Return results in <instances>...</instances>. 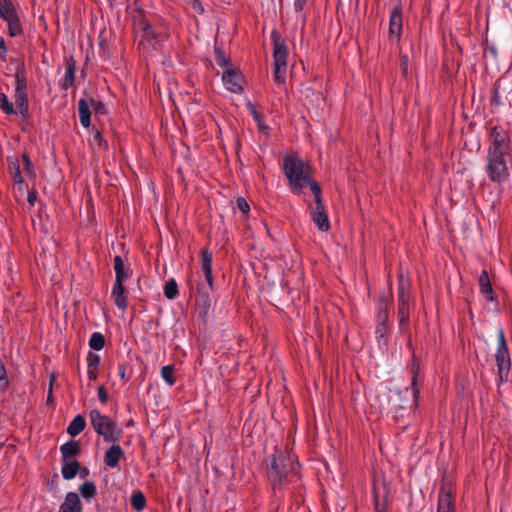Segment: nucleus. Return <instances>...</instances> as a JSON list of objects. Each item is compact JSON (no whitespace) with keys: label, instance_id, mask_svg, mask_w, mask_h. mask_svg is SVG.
<instances>
[{"label":"nucleus","instance_id":"obj_41","mask_svg":"<svg viewBox=\"0 0 512 512\" xmlns=\"http://www.w3.org/2000/svg\"><path fill=\"white\" fill-rule=\"evenodd\" d=\"M250 111H251V114H252L254 120L257 122L259 129L260 130L266 129L267 127L262 123V115L259 112H257L256 109L252 105L250 106Z\"/></svg>","mask_w":512,"mask_h":512},{"label":"nucleus","instance_id":"obj_20","mask_svg":"<svg viewBox=\"0 0 512 512\" xmlns=\"http://www.w3.org/2000/svg\"><path fill=\"white\" fill-rule=\"evenodd\" d=\"M76 61L73 56H70L66 61V74L64 79L60 82V87L63 90H68L75 81Z\"/></svg>","mask_w":512,"mask_h":512},{"label":"nucleus","instance_id":"obj_7","mask_svg":"<svg viewBox=\"0 0 512 512\" xmlns=\"http://www.w3.org/2000/svg\"><path fill=\"white\" fill-rule=\"evenodd\" d=\"M311 192L315 200V205L309 206L311 219L320 231L327 232L330 229V222L322 201V190L318 183L311 185Z\"/></svg>","mask_w":512,"mask_h":512},{"label":"nucleus","instance_id":"obj_36","mask_svg":"<svg viewBox=\"0 0 512 512\" xmlns=\"http://www.w3.org/2000/svg\"><path fill=\"white\" fill-rule=\"evenodd\" d=\"M21 160H22V163H23V166H24V170L27 173V175L30 178H35L36 177L35 167L32 164L29 155L27 153H23L21 155Z\"/></svg>","mask_w":512,"mask_h":512},{"label":"nucleus","instance_id":"obj_18","mask_svg":"<svg viewBox=\"0 0 512 512\" xmlns=\"http://www.w3.org/2000/svg\"><path fill=\"white\" fill-rule=\"evenodd\" d=\"M402 29V6L401 4H395L391 15H390V23H389V33L390 35H395L399 37Z\"/></svg>","mask_w":512,"mask_h":512},{"label":"nucleus","instance_id":"obj_34","mask_svg":"<svg viewBox=\"0 0 512 512\" xmlns=\"http://www.w3.org/2000/svg\"><path fill=\"white\" fill-rule=\"evenodd\" d=\"M0 108L7 115L16 114L13 104L8 100V97L3 92H0Z\"/></svg>","mask_w":512,"mask_h":512},{"label":"nucleus","instance_id":"obj_13","mask_svg":"<svg viewBox=\"0 0 512 512\" xmlns=\"http://www.w3.org/2000/svg\"><path fill=\"white\" fill-rule=\"evenodd\" d=\"M222 81L227 90L232 93H242L243 88V76L235 69L227 68L222 75Z\"/></svg>","mask_w":512,"mask_h":512},{"label":"nucleus","instance_id":"obj_46","mask_svg":"<svg viewBox=\"0 0 512 512\" xmlns=\"http://www.w3.org/2000/svg\"><path fill=\"white\" fill-rule=\"evenodd\" d=\"M9 169L11 173L16 172V169H20L19 162L17 158H7Z\"/></svg>","mask_w":512,"mask_h":512},{"label":"nucleus","instance_id":"obj_54","mask_svg":"<svg viewBox=\"0 0 512 512\" xmlns=\"http://www.w3.org/2000/svg\"><path fill=\"white\" fill-rule=\"evenodd\" d=\"M87 374H88V378L90 381H94L97 379V370H95V369L88 370L87 369Z\"/></svg>","mask_w":512,"mask_h":512},{"label":"nucleus","instance_id":"obj_25","mask_svg":"<svg viewBox=\"0 0 512 512\" xmlns=\"http://www.w3.org/2000/svg\"><path fill=\"white\" fill-rule=\"evenodd\" d=\"M63 466L61 469L62 476L66 480L73 479L80 470V463L76 460L68 462V460L63 461Z\"/></svg>","mask_w":512,"mask_h":512},{"label":"nucleus","instance_id":"obj_33","mask_svg":"<svg viewBox=\"0 0 512 512\" xmlns=\"http://www.w3.org/2000/svg\"><path fill=\"white\" fill-rule=\"evenodd\" d=\"M214 56H215V62L218 66L222 67V68H229V65H230V61L229 59L226 57L224 51L220 48V47H215L214 48Z\"/></svg>","mask_w":512,"mask_h":512},{"label":"nucleus","instance_id":"obj_47","mask_svg":"<svg viewBox=\"0 0 512 512\" xmlns=\"http://www.w3.org/2000/svg\"><path fill=\"white\" fill-rule=\"evenodd\" d=\"M98 398L102 403H106L108 400V393L104 386L98 387Z\"/></svg>","mask_w":512,"mask_h":512},{"label":"nucleus","instance_id":"obj_52","mask_svg":"<svg viewBox=\"0 0 512 512\" xmlns=\"http://www.w3.org/2000/svg\"><path fill=\"white\" fill-rule=\"evenodd\" d=\"M12 176H13L14 182H16L17 184L23 183V178H22L20 169H16V172L12 173Z\"/></svg>","mask_w":512,"mask_h":512},{"label":"nucleus","instance_id":"obj_43","mask_svg":"<svg viewBox=\"0 0 512 512\" xmlns=\"http://www.w3.org/2000/svg\"><path fill=\"white\" fill-rule=\"evenodd\" d=\"M91 104L97 114H104L106 112L105 105L101 101H96L92 98Z\"/></svg>","mask_w":512,"mask_h":512},{"label":"nucleus","instance_id":"obj_39","mask_svg":"<svg viewBox=\"0 0 512 512\" xmlns=\"http://www.w3.org/2000/svg\"><path fill=\"white\" fill-rule=\"evenodd\" d=\"M375 512H387L386 500H380L376 491H374Z\"/></svg>","mask_w":512,"mask_h":512},{"label":"nucleus","instance_id":"obj_11","mask_svg":"<svg viewBox=\"0 0 512 512\" xmlns=\"http://www.w3.org/2000/svg\"><path fill=\"white\" fill-rule=\"evenodd\" d=\"M134 29L136 37H140L139 46H142L143 49H148L149 47L154 46L156 42V35L142 13L134 16Z\"/></svg>","mask_w":512,"mask_h":512},{"label":"nucleus","instance_id":"obj_60","mask_svg":"<svg viewBox=\"0 0 512 512\" xmlns=\"http://www.w3.org/2000/svg\"><path fill=\"white\" fill-rule=\"evenodd\" d=\"M391 1L394 2L395 4H401L402 0H391Z\"/></svg>","mask_w":512,"mask_h":512},{"label":"nucleus","instance_id":"obj_4","mask_svg":"<svg viewBox=\"0 0 512 512\" xmlns=\"http://www.w3.org/2000/svg\"><path fill=\"white\" fill-rule=\"evenodd\" d=\"M510 158L511 155L487 154L485 172L490 181L501 185L509 179Z\"/></svg>","mask_w":512,"mask_h":512},{"label":"nucleus","instance_id":"obj_15","mask_svg":"<svg viewBox=\"0 0 512 512\" xmlns=\"http://www.w3.org/2000/svg\"><path fill=\"white\" fill-rule=\"evenodd\" d=\"M201 270L207 281L209 289L214 290L212 275V254L206 248L201 250Z\"/></svg>","mask_w":512,"mask_h":512},{"label":"nucleus","instance_id":"obj_58","mask_svg":"<svg viewBox=\"0 0 512 512\" xmlns=\"http://www.w3.org/2000/svg\"><path fill=\"white\" fill-rule=\"evenodd\" d=\"M51 399H52V390L50 389L49 394H48V401H50Z\"/></svg>","mask_w":512,"mask_h":512},{"label":"nucleus","instance_id":"obj_17","mask_svg":"<svg viewBox=\"0 0 512 512\" xmlns=\"http://www.w3.org/2000/svg\"><path fill=\"white\" fill-rule=\"evenodd\" d=\"M124 458V452L120 445L113 444L110 446L104 455V463L109 468H115L118 466L119 461Z\"/></svg>","mask_w":512,"mask_h":512},{"label":"nucleus","instance_id":"obj_9","mask_svg":"<svg viewBox=\"0 0 512 512\" xmlns=\"http://www.w3.org/2000/svg\"><path fill=\"white\" fill-rule=\"evenodd\" d=\"M487 154L511 155V141L506 129L501 126L490 129Z\"/></svg>","mask_w":512,"mask_h":512},{"label":"nucleus","instance_id":"obj_8","mask_svg":"<svg viewBox=\"0 0 512 512\" xmlns=\"http://www.w3.org/2000/svg\"><path fill=\"white\" fill-rule=\"evenodd\" d=\"M410 283L407 278L404 277L403 273L399 274L398 277V318L399 326L402 330L409 325V310H410Z\"/></svg>","mask_w":512,"mask_h":512},{"label":"nucleus","instance_id":"obj_51","mask_svg":"<svg viewBox=\"0 0 512 512\" xmlns=\"http://www.w3.org/2000/svg\"><path fill=\"white\" fill-rule=\"evenodd\" d=\"M27 200H28V203L31 206H33L35 204L36 200H37V193H36V191H34V190L29 191Z\"/></svg>","mask_w":512,"mask_h":512},{"label":"nucleus","instance_id":"obj_26","mask_svg":"<svg viewBox=\"0 0 512 512\" xmlns=\"http://www.w3.org/2000/svg\"><path fill=\"white\" fill-rule=\"evenodd\" d=\"M86 427V421L85 418L82 415H77L74 417V419L71 421L67 428L68 434L71 436H77L80 434Z\"/></svg>","mask_w":512,"mask_h":512},{"label":"nucleus","instance_id":"obj_29","mask_svg":"<svg viewBox=\"0 0 512 512\" xmlns=\"http://www.w3.org/2000/svg\"><path fill=\"white\" fill-rule=\"evenodd\" d=\"M146 505V499L142 492L137 491L134 492L131 496V506L137 510L141 511L144 509Z\"/></svg>","mask_w":512,"mask_h":512},{"label":"nucleus","instance_id":"obj_6","mask_svg":"<svg viewBox=\"0 0 512 512\" xmlns=\"http://www.w3.org/2000/svg\"><path fill=\"white\" fill-rule=\"evenodd\" d=\"M27 73L23 63H20L15 72V103L23 118L29 117L28 95H27Z\"/></svg>","mask_w":512,"mask_h":512},{"label":"nucleus","instance_id":"obj_2","mask_svg":"<svg viewBox=\"0 0 512 512\" xmlns=\"http://www.w3.org/2000/svg\"><path fill=\"white\" fill-rule=\"evenodd\" d=\"M267 475L274 489L281 486L283 481L290 473L296 472V464L290 456H286L281 451L276 450L265 460Z\"/></svg>","mask_w":512,"mask_h":512},{"label":"nucleus","instance_id":"obj_27","mask_svg":"<svg viewBox=\"0 0 512 512\" xmlns=\"http://www.w3.org/2000/svg\"><path fill=\"white\" fill-rule=\"evenodd\" d=\"M420 365L418 359L415 357V354H413L412 364H411V373H412V389H413V396L415 400L419 396V389L416 387L417 385V377L419 373Z\"/></svg>","mask_w":512,"mask_h":512},{"label":"nucleus","instance_id":"obj_28","mask_svg":"<svg viewBox=\"0 0 512 512\" xmlns=\"http://www.w3.org/2000/svg\"><path fill=\"white\" fill-rule=\"evenodd\" d=\"M80 493L85 499L93 498L96 495V486L92 481H86L79 487Z\"/></svg>","mask_w":512,"mask_h":512},{"label":"nucleus","instance_id":"obj_3","mask_svg":"<svg viewBox=\"0 0 512 512\" xmlns=\"http://www.w3.org/2000/svg\"><path fill=\"white\" fill-rule=\"evenodd\" d=\"M91 425L98 435H101L105 442L116 443L122 437V428L109 416L101 414L93 409L89 413Z\"/></svg>","mask_w":512,"mask_h":512},{"label":"nucleus","instance_id":"obj_22","mask_svg":"<svg viewBox=\"0 0 512 512\" xmlns=\"http://www.w3.org/2000/svg\"><path fill=\"white\" fill-rule=\"evenodd\" d=\"M480 291L488 301L494 300V292L486 270H483L478 279Z\"/></svg>","mask_w":512,"mask_h":512},{"label":"nucleus","instance_id":"obj_14","mask_svg":"<svg viewBox=\"0 0 512 512\" xmlns=\"http://www.w3.org/2000/svg\"><path fill=\"white\" fill-rule=\"evenodd\" d=\"M437 512H455L452 490L444 484L439 491Z\"/></svg>","mask_w":512,"mask_h":512},{"label":"nucleus","instance_id":"obj_21","mask_svg":"<svg viewBox=\"0 0 512 512\" xmlns=\"http://www.w3.org/2000/svg\"><path fill=\"white\" fill-rule=\"evenodd\" d=\"M113 268L115 271V282L123 283L130 276V270H126L123 259L117 255L113 259Z\"/></svg>","mask_w":512,"mask_h":512},{"label":"nucleus","instance_id":"obj_49","mask_svg":"<svg viewBox=\"0 0 512 512\" xmlns=\"http://www.w3.org/2000/svg\"><path fill=\"white\" fill-rule=\"evenodd\" d=\"M307 0H294V9L296 12H301Z\"/></svg>","mask_w":512,"mask_h":512},{"label":"nucleus","instance_id":"obj_24","mask_svg":"<svg viewBox=\"0 0 512 512\" xmlns=\"http://www.w3.org/2000/svg\"><path fill=\"white\" fill-rule=\"evenodd\" d=\"M78 112L80 123L83 127L88 128L91 124V113L86 99H80L78 101Z\"/></svg>","mask_w":512,"mask_h":512},{"label":"nucleus","instance_id":"obj_19","mask_svg":"<svg viewBox=\"0 0 512 512\" xmlns=\"http://www.w3.org/2000/svg\"><path fill=\"white\" fill-rule=\"evenodd\" d=\"M112 297L114 299L115 305L125 311L128 305L126 289L123 283L115 282L112 289Z\"/></svg>","mask_w":512,"mask_h":512},{"label":"nucleus","instance_id":"obj_40","mask_svg":"<svg viewBox=\"0 0 512 512\" xmlns=\"http://www.w3.org/2000/svg\"><path fill=\"white\" fill-rule=\"evenodd\" d=\"M499 89H500V84L497 82L495 84V86H494L493 96H492V100H491V103L494 106H499V105L502 104V100H501Z\"/></svg>","mask_w":512,"mask_h":512},{"label":"nucleus","instance_id":"obj_32","mask_svg":"<svg viewBox=\"0 0 512 512\" xmlns=\"http://www.w3.org/2000/svg\"><path fill=\"white\" fill-rule=\"evenodd\" d=\"M105 345L104 336L100 332H94L89 340V346L93 350H101Z\"/></svg>","mask_w":512,"mask_h":512},{"label":"nucleus","instance_id":"obj_38","mask_svg":"<svg viewBox=\"0 0 512 512\" xmlns=\"http://www.w3.org/2000/svg\"><path fill=\"white\" fill-rule=\"evenodd\" d=\"M9 386L6 369L3 361L0 359V390H6Z\"/></svg>","mask_w":512,"mask_h":512},{"label":"nucleus","instance_id":"obj_5","mask_svg":"<svg viewBox=\"0 0 512 512\" xmlns=\"http://www.w3.org/2000/svg\"><path fill=\"white\" fill-rule=\"evenodd\" d=\"M273 59H274V80L281 84L285 81L288 48L285 40L277 31H272Z\"/></svg>","mask_w":512,"mask_h":512},{"label":"nucleus","instance_id":"obj_53","mask_svg":"<svg viewBox=\"0 0 512 512\" xmlns=\"http://www.w3.org/2000/svg\"><path fill=\"white\" fill-rule=\"evenodd\" d=\"M118 372H119L120 378L125 380L126 379V367L124 364L118 365Z\"/></svg>","mask_w":512,"mask_h":512},{"label":"nucleus","instance_id":"obj_42","mask_svg":"<svg viewBox=\"0 0 512 512\" xmlns=\"http://www.w3.org/2000/svg\"><path fill=\"white\" fill-rule=\"evenodd\" d=\"M190 8L197 14H203L204 8L200 0H191L189 2Z\"/></svg>","mask_w":512,"mask_h":512},{"label":"nucleus","instance_id":"obj_44","mask_svg":"<svg viewBox=\"0 0 512 512\" xmlns=\"http://www.w3.org/2000/svg\"><path fill=\"white\" fill-rule=\"evenodd\" d=\"M237 207L244 214L248 213L250 210L249 204L243 197H239L237 199Z\"/></svg>","mask_w":512,"mask_h":512},{"label":"nucleus","instance_id":"obj_37","mask_svg":"<svg viewBox=\"0 0 512 512\" xmlns=\"http://www.w3.org/2000/svg\"><path fill=\"white\" fill-rule=\"evenodd\" d=\"M100 364V356L98 354H95L93 352H89L87 355V367L88 370H98Z\"/></svg>","mask_w":512,"mask_h":512},{"label":"nucleus","instance_id":"obj_57","mask_svg":"<svg viewBox=\"0 0 512 512\" xmlns=\"http://www.w3.org/2000/svg\"><path fill=\"white\" fill-rule=\"evenodd\" d=\"M9 2H12L11 0H3V6L6 7Z\"/></svg>","mask_w":512,"mask_h":512},{"label":"nucleus","instance_id":"obj_59","mask_svg":"<svg viewBox=\"0 0 512 512\" xmlns=\"http://www.w3.org/2000/svg\"><path fill=\"white\" fill-rule=\"evenodd\" d=\"M5 10V7L0 4V15H2L3 11Z\"/></svg>","mask_w":512,"mask_h":512},{"label":"nucleus","instance_id":"obj_48","mask_svg":"<svg viewBox=\"0 0 512 512\" xmlns=\"http://www.w3.org/2000/svg\"><path fill=\"white\" fill-rule=\"evenodd\" d=\"M386 333V323H379L378 322V325L376 327V334L379 336V337H383Z\"/></svg>","mask_w":512,"mask_h":512},{"label":"nucleus","instance_id":"obj_30","mask_svg":"<svg viewBox=\"0 0 512 512\" xmlns=\"http://www.w3.org/2000/svg\"><path fill=\"white\" fill-rule=\"evenodd\" d=\"M178 294V285L174 279H170L165 283L164 295L167 299L172 300Z\"/></svg>","mask_w":512,"mask_h":512},{"label":"nucleus","instance_id":"obj_31","mask_svg":"<svg viewBox=\"0 0 512 512\" xmlns=\"http://www.w3.org/2000/svg\"><path fill=\"white\" fill-rule=\"evenodd\" d=\"M388 303L385 298H382L378 304L377 320L379 323H387L388 321Z\"/></svg>","mask_w":512,"mask_h":512},{"label":"nucleus","instance_id":"obj_56","mask_svg":"<svg viewBox=\"0 0 512 512\" xmlns=\"http://www.w3.org/2000/svg\"><path fill=\"white\" fill-rule=\"evenodd\" d=\"M88 474V469L87 468H84L82 471H81V477H85L87 476Z\"/></svg>","mask_w":512,"mask_h":512},{"label":"nucleus","instance_id":"obj_50","mask_svg":"<svg viewBox=\"0 0 512 512\" xmlns=\"http://www.w3.org/2000/svg\"><path fill=\"white\" fill-rule=\"evenodd\" d=\"M401 69H402L403 75L406 76L407 70H408V57L406 55H404L401 58Z\"/></svg>","mask_w":512,"mask_h":512},{"label":"nucleus","instance_id":"obj_1","mask_svg":"<svg viewBox=\"0 0 512 512\" xmlns=\"http://www.w3.org/2000/svg\"><path fill=\"white\" fill-rule=\"evenodd\" d=\"M284 173L289 180L291 190L295 194H300L302 189L313 183H318L313 180L310 175V167L303 162L298 156H287L284 159Z\"/></svg>","mask_w":512,"mask_h":512},{"label":"nucleus","instance_id":"obj_45","mask_svg":"<svg viewBox=\"0 0 512 512\" xmlns=\"http://www.w3.org/2000/svg\"><path fill=\"white\" fill-rule=\"evenodd\" d=\"M7 52H8V49H7L5 40H4V38L2 36H0V59L2 61H6V59H7Z\"/></svg>","mask_w":512,"mask_h":512},{"label":"nucleus","instance_id":"obj_10","mask_svg":"<svg viewBox=\"0 0 512 512\" xmlns=\"http://www.w3.org/2000/svg\"><path fill=\"white\" fill-rule=\"evenodd\" d=\"M495 360L498 369L499 381L507 382L511 367V360L505 335L502 329L498 331V345Z\"/></svg>","mask_w":512,"mask_h":512},{"label":"nucleus","instance_id":"obj_16","mask_svg":"<svg viewBox=\"0 0 512 512\" xmlns=\"http://www.w3.org/2000/svg\"><path fill=\"white\" fill-rule=\"evenodd\" d=\"M59 512H82V504L78 494L68 492L64 502L60 505Z\"/></svg>","mask_w":512,"mask_h":512},{"label":"nucleus","instance_id":"obj_23","mask_svg":"<svg viewBox=\"0 0 512 512\" xmlns=\"http://www.w3.org/2000/svg\"><path fill=\"white\" fill-rule=\"evenodd\" d=\"M60 451L62 454V460L66 461L74 456H77L80 453L81 448L78 441L70 440L60 447Z\"/></svg>","mask_w":512,"mask_h":512},{"label":"nucleus","instance_id":"obj_55","mask_svg":"<svg viewBox=\"0 0 512 512\" xmlns=\"http://www.w3.org/2000/svg\"><path fill=\"white\" fill-rule=\"evenodd\" d=\"M93 140H94L95 142H97V143L99 144V146L101 145V143H102V136H101V134H100V132H99V131H96V132H95V134H94V136H93Z\"/></svg>","mask_w":512,"mask_h":512},{"label":"nucleus","instance_id":"obj_12","mask_svg":"<svg viewBox=\"0 0 512 512\" xmlns=\"http://www.w3.org/2000/svg\"><path fill=\"white\" fill-rule=\"evenodd\" d=\"M0 18H2L3 20H5L7 22L9 36L16 37L23 33L20 19L15 11V8H14V5L12 2L8 3V5L5 7V10L3 11L2 15H0Z\"/></svg>","mask_w":512,"mask_h":512},{"label":"nucleus","instance_id":"obj_35","mask_svg":"<svg viewBox=\"0 0 512 512\" xmlns=\"http://www.w3.org/2000/svg\"><path fill=\"white\" fill-rule=\"evenodd\" d=\"M174 373V366L173 365H166L161 368V376L164 379V381L169 384L170 386L175 384V377L173 376Z\"/></svg>","mask_w":512,"mask_h":512}]
</instances>
